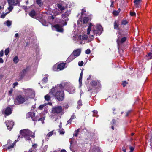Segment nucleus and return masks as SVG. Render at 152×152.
<instances>
[{"instance_id": "bb28decb", "label": "nucleus", "mask_w": 152, "mask_h": 152, "mask_svg": "<svg viewBox=\"0 0 152 152\" xmlns=\"http://www.w3.org/2000/svg\"><path fill=\"white\" fill-rule=\"evenodd\" d=\"M27 72V69H23L22 72L20 73V76L21 78H22L26 74Z\"/></svg>"}, {"instance_id": "b1692460", "label": "nucleus", "mask_w": 152, "mask_h": 152, "mask_svg": "<svg viewBox=\"0 0 152 152\" xmlns=\"http://www.w3.org/2000/svg\"><path fill=\"white\" fill-rule=\"evenodd\" d=\"M47 75H45V77L42 80L41 83L42 84H45L47 83L48 81V78Z\"/></svg>"}, {"instance_id": "393cba45", "label": "nucleus", "mask_w": 152, "mask_h": 152, "mask_svg": "<svg viewBox=\"0 0 152 152\" xmlns=\"http://www.w3.org/2000/svg\"><path fill=\"white\" fill-rule=\"evenodd\" d=\"M29 15L33 18H34L35 17V12L34 10H31L29 14Z\"/></svg>"}, {"instance_id": "0eeeda50", "label": "nucleus", "mask_w": 152, "mask_h": 152, "mask_svg": "<svg viewBox=\"0 0 152 152\" xmlns=\"http://www.w3.org/2000/svg\"><path fill=\"white\" fill-rule=\"evenodd\" d=\"M28 99V98L27 97H24L21 95H19L17 96L14 101L15 104H21Z\"/></svg>"}, {"instance_id": "c85d7f7f", "label": "nucleus", "mask_w": 152, "mask_h": 152, "mask_svg": "<svg viewBox=\"0 0 152 152\" xmlns=\"http://www.w3.org/2000/svg\"><path fill=\"white\" fill-rule=\"evenodd\" d=\"M83 74V71H82L80 73V76L79 79V82L80 84V86H81L82 84V76Z\"/></svg>"}, {"instance_id": "2f4dec72", "label": "nucleus", "mask_w": 152, "mask_h": 152, "mask_svg": "<svg viewBox=\"0 0 152 152\" xmlns=\"http://www.w3.org/2000/svg\"><path fill=\"white\" fill-rule=\"evenodd\" d=\"M100 83L99 82H97V81H93L92 82V85L94 86H96V85H97L98 84V85H99Z\"/></svg>"}, {"instance_id": "4468645a", "label": "nucleus", "mask_w": 152, "mask_h": 152, "mask_svg": "<svg viewBox=\"0 0 152 152\" xmlns=\"http://www.w3.org/2000/svg\"><path fill=\"white\" fill-rule=\"evenodd\" d=\"M7 1L9 4L13 5H19L20 2V0H7Z\"/></svg>"}, {"instance_id": "0e129e2a", "label": "nucleus", "mask_w": 152, "mask_h": 152, "mask_svg": "<svg viewBox=\"0 0 152 152\" xmlns=\"http://www.w3.org/2000/svg\"><path fill=\"white\" fill-rule=\"evenodd\" d=\"M113 6H114V2L113 1H111L110 7H113Z\"/></svg>"}, {"instance_id": "8fccbe9b", "label": "nucleus", "mask_w": 152, "mask_h": 152, "mask_svg": "<svg viewBox=\"0 0 152 152\" xmlns=\"http://www.w3.org/2000/svg\"><path fill=\"white\" fill-rule=\"evenodd\" d=\"M83 64V61H79L78 63V65L80 66H82Z\"/></svg>"}, {"instance_id": "680f3d73", "label": "nucleus", "mask_w": 152, "mask_h": 152, "mask_svg": "<svg viewBox=\"0 0 152 152\" xmlns=\"http://www.w3.org/2000/svg\"><path fill=\"white\" fill-rule=\"evenodd\" d=\"M72 120L71 119H70L69 120H68L67 121V124H66V125L67 124H71V122H72Z\"/></svg>"}, {"instance_id": "20e7f679", "label": "nucleus", "mask_w": 152, "mask_h": 152, "mask_svg": "<svg viewBox=\"0 0 152 152\" xmlns=\"http://www.w3.org/2000/svg\"><path fill=\"white\" fill-rule=\"evenodd\" d=\"M20 134L21 135V138L24 137L26 140H30V137L34 138V133L29 130L24 129L21 130L20 131Z\"/></svg>"}, {"instance_id": "6ab92c4d", "label": "nucleus", "mask_w": 152, "mask_h": 152, "mask_svg": "<svg viewBox=\"0 0 152 152\" xmlns=\"http://www.w3.org/2000/svg\"><path fill=\"white\" fill-rule=\"evenodd\" d=\"M67 91L69 94H73L74 92L75 88L72 85H71L70 86L69 88H67Z\"/></svg>"}, {"instance_id": "774afa93", "label": "nucleus", "mask_w": 152, "mask_h": 152, "mask_svg": "<svg viewBox=\"0 0 152 152\" xmlns=\"http://www.w3.org/2000/svg\"><path fill=\"white\" fill-rule=\"evenodd\" d=\"M33 151V148H31L28 151V152H32Z\"/></svg>"}, {"instance_id": "39448f33", "label": "nucleus", "mask_w": 152, "mask_h": 152, "mask_svg": "<svg viewBox=\"0 0 152 152\" xmlns=\"http://www.w3.org/2000/svg\"><path fill=\"white\" fill-rule=\"evenodd\" d=\"M73 40L75 42L78 44H82L85 43L84 41L86 40L88 36L86 35H84L82 36L79 35V36L75 35L73 36Z\"/></svg>"}, {"instance_id": "4c0bfd02", "label": "nucleus", "mask_w": 152, "mask_h": 152, "mask_svg": "<svg viewBox=\"0 0 152 152\" xmlns=\"http://www.w3.org/2000/svg\"><path fill=\"white\" fill-rule=\"evenodd\" d=\"M36 1L39 6H40L42 5V0H36Z\"/></svg>"}, {"instance_id": "a211bd4d", "label": "nucleus", "mask_w": 152, "mask_h": 152, "mask_svg": "<svg viewBox=\"0 0 152 152\" xmlns=\"http://www.w3.org/2000/svg\"><path fill=\"white\" fill-rule=\"evenodd\" d=\"M142 0H134V3L135 7L137 8H139L140 7V3Z\"/></svg>"}, {"instance_id": "f257e3e1", "label": "nucleus", "mask_w": 152, "mask_h": 152, "mask_svg": "<svg viewBox=\"0 0 152 152\" xmlns=\"http://www.w3.org/2000/svg\"><path fill=\"white\" fill-rule=\"evenodd\" d=\"M67 83H64L60 84H58L55 87H53L51 90L52 93L55 97L59 101L62 100L64 98V93L63 88Z\"/></svg>"}, {"instance_id": "1a4fd4ad", "label": "nucleus", "mask_w": 152, "mask_h": 152, "mask_svg": "<svg viewBox=\"0 0 152 152\" xmlns=\"http://www.w3.org/2000/svg\"><path fill=\"white\" fill-rule=\"evenodd\" d=\"M26 94V97L28 98V96L29 98H33L35 96V92L34 91L31 89H28L26 90L25 91Z\"/></svg>"}, {"instance_id": "cd10ccee", "label": "nucleus", "mask_w": 152, "mask_h": 152, "mask_svg": "<svg viewBox=\"0 0 152 152\" xmlns=\"http://www.w3.org/2000/svg\"><path fill=\"white\" fill-rule=\"evenodd\" d=\"M118 23L116 21H115L114 23V28L115 29L117 30H119V28H118Z\"/></svg>"}, {"instance_id": "e2e57ef3", "label": "nucleus", "mask_w": 152, "mask_h": 152, "mask_svg": "<svg viewBox=\"0 0 152 152\" xmlns=\"http://www.w3.org/2000/svg\"><path fill=\"white\" fill-rule=\"evenodd\" d=\"M115 120L114 119H113L112 121V123H111V125L115 123Z\"/></svg>"}, {"instance_id": "bf43d9fd", "label": "nucleus", "mask_w": 152, "mask_h": 152, "mask_svg": "<svg viewBox=\"0 0 152 152\" xmlns=\"http://www.w3.org/2000/svg\"><path fill=\"white\" fill-rule=\"evenodd\" d=\"M76 118V117L75 115H72L70 119L72 120L73 119Z\"/></svg>"}, {"instance_id": "7ed1b4c3", "label": "nucleus", "mask_w": 152, "mask_h": 152, "mask_svg": "<svg viewBox=\"0 0 152 152\" xmlns=\"http://www.w3.org/2000/svg\"><path fill=\"white\" fill-rule=\"evenodd\" d=\"M62 110V107L60 106H57L53 108L51 114L52 119L56 121L58 119L60 118L61 117V113Z\"/></svg>"}, {"instance_id": "09e8293b", "label": "nucleus", "mask_w": 152, "mask_h": 152, "mask_svg": "<svg viewBox=\"0 0 152 152\" xmlns=\"http://www.w3.org/2000/svg\"><path fill=\"white\" fill-rule=\"evenodd\" d=\"M7 13L8 12L6 13H4L3 12L1 15V18H4L5 17V16H6V15Z\"/></svg>"}, {"instance_id": "603ef678", "label": "nucleus", "mask_w": 152, "mask_h": 152, "mask_svg": "<svg viewBox=\"0 0 152 152\" xmlns=\"http://www.w3.org/2000/svg\"><path fill=\"white\" fill-rule=\"evenodd\" d=\"M86 12V10L84 9H82V12H81V15H83Z\"/></svg>"}, {"instance_id": "6e6d98bb", "label": "nucleus", "mask_w": 152, "mask_h": 152, "mask_svg": "<svg viewBox=\"0 0 152 152\" xmlns=\"http://www.w3.org/2000/svg\"><path fill=\"white\" fill-rule=\"evenodd\" d=\"M127 84V82L126 81H124L123 82L122 85L123 87H125L126 86Z\"/></svg>"}, {"instance_id": "052dcab7", "label": "nucleus", "mask_w": 152, "mask_h": 152, "mask_svg": "<svg viewBox=\"0 0 152 152\" xmlns=\"http://www.w3.org/2000/svg\"><path fill=\"white\" fill-rule=\"evenodd\" d=\"M18 84V83L17 82H15L13 83V87L14 88L16 86H17Z\"/></svg>"}, {"instance_id": "f8f14e48", "label": "nucleus", "mask_w": 152, "mask_h": 152, "mask_svg": "<svg viewBox=\"0 0 152 152\" xmlns=\"http://www.w3.org/2000/svg\"><path fill=\"white\" fill-rule=\"evenodd\" d=\"M57 7L58 8L59 11L61 12H64L67 6L66 5L64 4V3H61L57 4Z\"/></svg>"}, {"instance_id": "ddd939ff", "label": "nucleus", "mask_w": 152, "mask_h": 152, "mask_svg": "<svg viewBox=\"0 0 152 152\" xmlns=\"http://www.w3.org/2000/svg\"><path fill=\"white\" fill-rule=\"evenodd\" d=\"M5 123L8 130H11L14 125V122L12 120H9L6 121Z\"/></svg>"}, {"instance_id": "4d7b16f0", "label": "nucleus", "mask_w": 152, "mask_h": 152, "mask_svg": "<svg viewBox=\"0 0 152 152\" xmlns=\"http://www.w3.org/2000/svg\"><path fill=\"white\" fill-rule=\"evenodd\" d=\"M4 54V51L3 50H1L0 52V56L1 57L3 56Z\"/></svg>"}, {"instance_id": "49530a36", "label": "nucleus", "mask_w": 152, "mask_h": 152, "mask_svg": "<svg viewBox=\"0 0 152 152\" xmlns=\"http://www.w3.org/2000/svg\"><path fill=\"white\" fill-rule=\"evenodd\" d=\"M45 119V118L44 117L41 118H39L38 119V121H41L42 122V123L43 124L44 123V120Z\"/></svg>"}, {"instance_id": "72a5a7b5", "label": "nucleus", "mask_w": 152, "mask_h": 152, "mask_svg": "<svg viewBox=\"0 0 152 152\" xmlns=\"http://www.w3.org/2000/svg\"><path fill=\"white\" fill-rule=\"evenodd\" d=\"M9 6L8 8V10H9V11L8 13H9L11 12L12 10H13V7L12 6V5H11V4H9Z\"/></svg>"}, {"instance_id": "6e6552de", "label": "nucleus", "mask_w": 152, "mask_h": 152, "mask_svg": "<svg viewBox=\"0 0 152 152\" xmlns=\"http://www.w3.org/2000/svg\"><path fill=\"white\" fill-rule=\"evenodd\" d=\"M71 13V11L70 10H67L65 12L63 13L62 15V18L63 19L66 18L64 19V21H65V22L63 23V26L66 25L67 24V22L68 20L69 19L68 17L69 16Z\"/></svg>"}, {"instance_id": "473e14b6", "label": "nucleus", "mask_w": 152, "mask_h": 152, "mask_svg": "<svg viewBox=\"0 0 152 152\" xmlns=\"http://www.w3.org/2000/svg\"><path fill=\"white\" fill-rule=\"evenodd\" d=\"M128 23V22L125 19H124L121 21V25H126L127 23Z\"/></svg>"}, {"instance_id": "5701e85b", "label": "nucleus", "mask_w": 152, "mask_h": 152, "mask_svg": "<svg viewBox=\"0 0 152 152\" xmlns=\"http://www.w3.org/2000/svg\"><path fill=\"white\" fill-rule=\"evenodd\" d=\"M41 22L43 25L45 26H47L48 25V22L46 21L45 19L42 18L41 19Z\"/></svg>"}, {"instance_id": "412c9836", "label": "nucleus", "mask_w": 152, "mask_h": 152, "mask_svg": "<svg viewBox=\"0 0 152 152\" xmlns=\"http://www.w3.org/2000/svg\"><path fill=\"white\" fill-rule=\"evenodd\" d=\"M65 65V63H61L59 64L58 65L57 69H59V70H63L64 69Z\"/></svg>"}, {"instance_id": "7c9ffc66", "label": "nucleus", "mask_w": 152, "mask_h": 152, "mask_svg": "<svg viewBox=\"0 0 152 152\" xmlns=\"http://www.w3.org/2000/svg\"><path fill=\"white\" fill-rule=\"evenodd\" d=\"M54 134H55V133L54 131H52L49 132L47 135L46 137H50L52 136Z\"/></svg>"}, {"instance_id": "c03bdc74", "label": "nucleus", "mask_w": 152, "mask_h": 152, "mask_svg": "<svg viewBox=\"0 0 152 152\" xmlns=\"http://www.w3.org/2000/svg\"><path fill=\"white\" fill-rule=\"evenodd\" d=\"M48 148V145H45L43 148V150L42 151V152H45L47 150Z\"/></svg>"}, {"instance_id": "79ce46f5", "label": "nucleus", "mask_w": 152, "mask_h": 152, "mask_svg": "<svg viewBox=\"0 0 152 152\" xmlns=\"http://www.w3.org/2000/svg\"><path fill=\"white\" fill-rule=\"evenodd\" d=\"M46 105V103L44 104H43L41 105L39 107L38 109L40 110H42L43 107Z\"/></svg>"}, {"instance_id": "2eb2a0df", "label": "nucleus", "mask_w": 152, "mask_h": 152, "mask_svg": "<svg viewBox=\"0 0 152 152\" xmlns=\"http://www.w3.org/2000/svg\"><path fill=\"white\" fill-rule=\"evenodd\" d=\"M12 110V109L10 107H7L6 108L4 112L3 111V112L6 116H8L11 114Z\"/></svg>"}, {"instance_id": "a18cd8bd", "label": "nucleus", "mask_w": 152, "mask_h": 152, "mask_svg": "<svg viewBox=\"0 0 152 152\" xmlns=\"http://www.w3.org/2000/svg\"><path fill=\"white\" fill-rule=\"evenodd\" d=\"M113 14L115 16H117L118 15L119 13L117 11L114 10L113 12Z\"/></svg>"}, {"instance_id": "f3484780", "label": "nucleus", "mask_w": 152, "mask_h": 152, "mask_svg": "<svg viewBox=\"0 0 152 152\" xmlns=\"http://www.w3.org/2000/svg\"><path fill=\"white\" fill-rule=\"evenodd\" d=\"M81 53V50L80 49H77L74 50L72 54L75 56L76 58L79 56Z\"/></svg>"}, {"instance_id": "37998d69", "label": "nucleus", "mask_w": 152, "mask_h": 152, "mask_svg": "<svg viewBox=\"0 0 152 152\" xmlns=\"http://www.w3.org/2000/svg\"><path fill=\"white\" fill-rule=\"evenodd\" d=\"M79 131V129H77L75 130V133L74 134V135L75 137H77L78 135V133Z\"/></svg>"}, {"instance_id": "e433bc0d", "label": "nucleus", "mask_w": 152, "mask_h": 152, "mask_svg": "<svg viewBox=\"0 0 152 152\" xmlns=\"http://www.w3.org/2000/svg\"><path fill=\"white\" fill-rule=\"evenodd\" d=\"M77 104L78 106H77V108L79 109L80 108V106L82 105L81 101L80 100L78 101L77 102Z\"/></svg>"}, {"instance_id": "a19ab883", "label": "nucleus", "mask_w": 152, "mask_h": 152, "mask_svg": "<svg viewBox=\"0 0 152 152\" xmlns=\"http://www.w3.org/2000/svg\"><path fill=\"white\" fill-rule=\"evenodd\" d=\"M7 26L8 27H10L12 24V22L9 20H7L6 22Z\"/></svg>"}, {"instance_id": "423d86ee", "label": "nucleus", "mask_w": 152, "mask_h": 152, "mask_svg": "<svg viewBox=\"0 0 152 152\" xmlns=\"http://www.w3.org/2000/svg\"><path fill=\"white\" fill-rule=\"evenodd\" d=\"M118 38L117 39V42L118 45V48L121 47L122 44L124 42L126 39V38L124 37L122 34L119 32L117 34Z\"/></svg>"}, {"instance_id": "c756f323", "label": "nucleus", "mask_w": 152, "mask_h": 152, "mask_svg": "<svg viewBox=\"0 0 152 152\" xmlns=\"http://www.w3.org/2000/svg\"><path fill=\"white\" fill-rule=\"evenodd\" d=\"M89 20V18L87 17H85L84 18L83 22V23H87Z\"/></svg>"}, {"instance_id": "5fc2aeb1", "label": "nucleus", "mask_w": 152, "mask_h": 152, "mask_svg": "<svg viewBox=\"0 0 152 152\" xmlns=\"http://www.w3.org/2000/svg\"><path fill=\"white\" fill-rule=\"evenodd\" d=\"M129 148L130 150L129 152H132L134 149V148L132 146H130Z\"/></svg>"}, {"instance_id": "338daca9", "label": "nucleus", "mask_w": 152, "mask_h": 152, "mask_svg": "<svg viewBox=\"0 0 152 152\" xmlns=\"http://www.w3.org/2000/svg\"><path fill=\"white\" fill-rule=\"evenodd\" d=\"M56 66H53V69L54 71H56V70L57 69H56Z\"/></svg>"}, {"instance_id": "c9c22d12", "label": "nucleus", "mask_w": 152, "mask_h": 152, "mask_svg": "<svg viewBox=\"0 0 152 152\" xmlns=\"http://www.w3.org/2000/svg\"><path fill=\"white\" fill-rule=\"evenodd\" d=\"M93 116L94 117H97L98 116L97 115V113L98 112L96 110H94L93 111Z\"/></svg>"}, {"instance_id": "ea45409f", "label": "nucleus", "mask_w": 152, "mask_h": 152, "mask_svg": "<svg viewBox=\"0 0 152 152\" xmlns=\"http://www.w3.org/2000/svg\"><path fill=\"white\" fill-rule=\"evenodd\" d=\"M10 51V48H7L5 50V54L6 55H7L9 53Z\"/></svg>"}, {"instance_id": "13d9d810", "label": "nucleus", "mask_w": 152, "mask_h": 152, "mask_svg": "<svg viewBox=\"0 0 152 152\" xmlns=\"http://www.w3.org/2000/svg\"><path fill=\"white\" fill-rule=\"evenodd\" d=\"M132 111L131 110H129L126 113V116L127 117L129 115V114L131 113Z\"/></svg>"}, {"instance_id": "9d476101", "label": "nucleus", "mask_w": 152, "mask_h": 152, "mask_svg": "<svg viewBox=\"0 0 152 152\" xmlns=\"http://www.w3.org/2000/svg\"><path fill=\"white\" fill-rule=\"evenodd\" d=\"M20 136H19L18 137V138L17 140H16L11 145H10V144H8V143H7L6 145H4L3 146V147L4 148V149H5V148H7L6 149V150H10L12 149L15 145L16 143L19 140V139H20Z\"/></svg>"}, {"instance_id": "dca6fc26", "label": "nucleus", "mask_w": 152, "mask_h": 152, "mask_svg": "<svg viewBox=\"0 0 152 152\" xmlns=\"http://www.w3.org/2000/svg\"><path fill=\"white\" fill-rule=\"evenodd\" d=\"M53 96L52 91L49 92L48 94L45 96V99L46 101L49 102L50 101L51 98Z\"/></svg>"}, {"instance_id": "f704fd0d", "label": "nucleus", "mask_w": 152, "mask_h": 152, "mask_svg": "<svg viewBox=\"0 0 152 152\" xmlns=\"http://www.w3.org/2000/svg\"><path fill=\"white\" fill-rule=\"evenodd\" d=\"M95 149L94 151L95 152H101V150H100V148L99 147H95L94 148Z\"/></svg>"}, {"instance_id": "4be33fe9", "label": "nucleus", "mask_w": 152, "mask_h": 152, "mask_svg": "<svg viewBox=\"0 0 152 152\" xmlns=\"http://www.w3.org/2000/svg\"><path fill=\"white\" fill-rule=\"evenodd\" d=\"M76 57L72 53L71 54V55L66 60V61L67 62H69L70 61H72V60H73L74 59H75Z\"/></svg>"}, {"instance_id": "69168bd1", "label": "nucleus", "mask_w": 152, "mask_h": 152, "mask_svg": "<svg viewBox=\"0 0 152 152\" xmlns=\"http://www.w3.org/2000/svg\"><path fill=\"white\" fill-rule=\"evenodd\" d=\"M122 151L124 152H126V149L124 147H123L122 148Z\"/></svg>"}, {"instance_id": "de8ad7c7", "label": "nucleus", "mask_w": 152, "mask_h": 152, "mask_svg": "<svg viewBox=\"0 0 152 152\" xmlns=\"http://www.w3.org/2000/svg\"><path fill=\"white\" fill-rule=\"evenodd\" d=\"M59 132L60 133V134H64V129H61V130H59Z\"/></svg>"}, {"instance_id": "58836bf2", "label": "nucleus", "mask_w": 152, "mask_h": 152, "mask_svg": "<svg viewBox=\"0 0 152 152\" xmlns=\"http://www.w3.org/2000/svg\"><path fill=\"white\" fill-rule=\"evenodd\" d=\"M13 61L15 63H17L19 61V59L17 56L13 58Z\"/></svg>"}, {"instance_id": "f03ea898", "label": "nucleus", "mask_w": 152, "mask_h": 152, "mask_svg": "<svg viewBox=\"0 0 152 152\" xmlns=\"http://www.w3.org/2000/svg\"><path fill=\"white\" fill-rule=\"evenodd\" d=\"M103 29L101 26L100 25H94L90 23L87 29V34L89 35L90 33V35L93 37L94 35H100L102 33Z\"/></svg>"}, {"instance_id": "a878e982", "label": "nucleus", "mask_w": 152, "mask_h": 152, "mask_svg": "<svg viewBox=\"0 0 152 152\" xmlns=\"http://www.w3.org/2000/svg\"><path fill=\"white\" fill-rule=\"evenodd\" d=\"M151 52H152V45L151 46ZM148 58V60H149L152 58V53L151 52L149 53L148 54L146 55Z\"/></svg>"}, {"instance_id": "aec40b11", "label": "nucleus", "mask_w": 152, "mask_h": 152, "mask_svg": "<svg viewBox=\"0 0 152 152\" xmlns=\"http://www.w3.org/2000/svg\"><path fill=\"white\" fill-rule=\"evenodd\" d=\"M54 27L56 29V31L59 32H62L63 30L62 28V26L58 24H57L54 26Z\"/></svg>"}, {"instance_id": "3c124183", "label": "nucleus", "mask_w": 152, "mask_h": 152, "mask_svg": "<svg viewBox=\"0 0 152 152\" xmlns=\"http://www.w3.org/2000/svg\"><path fill=\"white\" fill-rule=\"evenodd\" d=\"M90 50L89 49H88L86 50L85 53L87 54H88L90 53Z\"/></svg>"}, {"instance_id": "9b49d317", "label": "nucleus", "mask_w": 152, "mask_h": 152, "mask_svg": "<svg viewBox=\"0 0 152 152\" xmlns=\"http://www.w3.org/2000/svg\"><path fill=\"white\" fill-rule=\"evenodd\" d=\"M27 116L28 118L31 117L32 120L34 121H38V119H39V118L37 116L35 117V113L34 112L28 113Z\"/></svg>"}, {"instance_id": "864d4df0", "label": "nucleus", "mask_w": 152, "mask_h": 152, "mask_svg": "<svg viewBox=\"0 0 152 152\" xmlns=\"http://www.w3.org/2000/svg\"><path fill=\"white\" fill-rule=\"evenodd\" d=\"M130 15L131 16H135L136 14L134 12H130Z\"/></svg>"}]
</instances>
